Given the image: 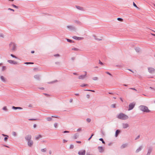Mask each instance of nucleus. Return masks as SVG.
I'll return each mask as SVG.
<instances>
[{
  "instance_id": "nucleus-22",
  "label": "nucleus",
  "mask_w": 155,
  "mask_h": 155,
  "mask_svg": "<svg viewBox=\"0 0 155 155\" xmlns=\"http://www.w3.org/2000/svg\"><path fill=\"white\" fill-rule=\"evenodd\" d=\"M66 39L67 40V41L69 42L72 43H74V41H72L70 39H69L68 38H66Z\"/></svg>"
},
{
  "instance_id": "nucleus-52",
  "label": "nucleus",
  "mask_w": 155,
  "mask_h": 155,
  "mask_svg": "<svg viewBox=\"0 0 155 155\" xmlns=\"http://www.w3.org/2000/svg\"><path fill=\"white\" fill-rule=\"evenodd\" d=\"M55 117V118H59V117L58 116H52L51 117Z\"/></svg>"
},
{
  "instance_id": "nucleus-60",
  "label": "nucleus",
  "mask_w": 155,
  "mask_h": 155,
  "mask_svg": "<svg viewBox=\"0 0 155 155\" xmlns=\"http://www.w3.org/2000/svg\"><path fill=\"white\" fill-rule=\"evenodd\" d=\"M55 64H60V62H55Z\"/></svg>"
},
{
  "instance_id": "nucleus-62",
  "label": "nucleus",
  "mask_w": 155,
  "mask_h": 155,
  "mask_svg": "<svg viewBox=\"0 0 155 155\" xmlns=\"http://www.w3.org/2000/svg\"><path fill=\"white\" fill-rule=\"evenodd\" d=\"M76 142L77 143H81V141H76Z\"/></svg>"
},
{
  "instance_id": "nucleus-30",
  "label": "nucleus",
  "mask_w": 155,
  "mask_h": 155,
  "mask_svg": "<svg viewBox=\"0 0 155 155\" xmlns=\"http://www.w3.org/2000/svg\"><path fill=\"white\" fill-rule=\"evenodd\" d=\"M133 5L134 6V7H136V8L139 9V8L137 6V5L134 2H133Z\"/></svg>"
},
{
  "instance_id": "nucleus-45",
  "label": "nucleus",
  "mask_w": 155,
  "mask_h": 155,
  "mask_svg": "<svg viewBox=\"0 0 155 155\" xmlns=\"http://www.w3.org/2000/svg\"><path fill=\"white\" fill-rule=\"evenodd\" d=\"M11 56L12 57H13V58H16V59H17V58H17L14 55H13V54H11Z\"/></svg>"
},
{
  "instance_id": "nucleus-34",
  "label": "nucleus",
  "mask_w": 155,
  "mask_h": 155,
  "mask_svg": "<svg viewBox=\"0 0 155 155\" xmlns=\"http://www.w3.org/2000/svg\"><path fill=\"white\" fill-rule=\"evenodd\" d=\"M84 91H91V92H95V91H94V90H84Z\"/></svg>"
},
{
  "instance_id": "nucleus-17",
  "label": "nucleus",
  "mask_w": 155,
  "mask_h": 155,
  "mask_svg": "<svg viewBox=\"0 0 155 155\" xmlns=\"http://www.w3.org/2000/svg\"><path fill=\"white\" fill-rule=\"evenodd\" d=\"M142 149V146H140L136 150V153H137L138 152H139V151H141V150Z\"/></svg>"
},
{
  "instance_id": "nucleus-55",
  "label": "nucleus",
  "mask_w": 155,
  "mask_h": 155,
  "mask_svg": "<svg viewBox=\"0 0 155 155\" xmlns=\"http://www.w3.org/2000/svg\"><path fill=\"white\" fill-rule=\"evenodd\" d=\"M81 128H79L77 129V131L79 132V131H81Z\"/></svg>"
},
{
  "instance_id": "nucleus-24",
  "label": "nucleus",
  "mask_w": 155,
  "mask_h": 155,
  "mask_svg": "<svg viewBox=\"0 0 155 155\" xmlns=\"http://www.w3.org/2000/svg\"><path fill=\"white\" fill-rule=\"evenodd\" d=\"M32 144L33 142L31 140L29 141L28 142V144L29 146H31L32 145Z\"/></svg>"
},
{
  "instance_id": "nucleus-43",
  "label": "nucleus",
  "mask_w": 155,
  "mask_h": 155,
  "mask_svg": "<svg viewBox=\"0 0 155 155\" xmlns=\"http://www.w3.org/2000/svg\"><path fill=\"white\" fill-rule=\"evenodd\" d=\"M3 110H5V111H6L7 110V107H6V106H5L3 108Z\"/></svg>"
},
{
  "instance_id": "nucleus-47",
  "label": "nucleus",
  "mask_w": 155,
  "mask_h": 155,
  "mask_svg": "<svg viewBox=\"0 0 155 155\" xmlns=\"http://www.w3.org/2000/svg\"><path fill=\"white\" fill-rule=\"evenodd\" d=\"M130 89L135 90V91H136L137 92H137V90H136L135 88H130Z\"/></svg>"
},
{
  "instance_id": "nucleus-61",
  "label": "nucleus",
  "mask_w": 155,
  "mask_h": 155,
  "mask_svg": "<svg viewBox=\"0 0 155 155\" xmlns=\"http://www.w3.org/2000/svg\"><path fill=\"white\" fill-rule=\"evenodd\" d=\"M3 35L2 34H0V37H3Z\"/></svg>"
},
{
  "instance_id": "nucleus-12",
  "label": "nucleus",
  "mask_w": 155,
  "mask_h": 155,
  "mask_svg": "<svg viewBox=\"0 0 155 155\" xmlns=\"http://www.w3.org/2000/svg\"><path fill=\"white\" fill-rule=\"evenodd\" d=\"M75 7H76V8L78 10H80L81 11H84V10L83 7H81L80 6H78V5H76Z\"/></svg>"
},
{
  "instance_id": "nucleus-10",
  "label": "nucleus",
  "mask_w": 155,
  "mask_h": 155,
  "mask_svg": "<svg viewBox=\"0 0 155 155\" xmlns=\"http://www.w3.org/2000/svg\"><path fill=\"white\" fill-rule=\"evenodd\" d=\"M153 148L151 147H149L148 152L146 155H150V153L152 151Z\"/></svg>"
},
{
  "instance_id": "nucleus-58",
  "label": "nucleus",
  "mask_w": 155,
  "mask_h": 155,
  "mask_svg": "<svg viewBox=\"0 0 155 155\" xmlns=\"http://www.w3.org/2000/svg\"><path fill=\"white\" fill-rule=\"evenodd\" d=\"M101 133L103 135H104V133L103 131L102 130L101 131Z\"/></svg>"
},
{
  "instance_id": "nucleus-29",
  "label": "nucleus",
  "mask_w": 155,
  "mask_h": 155,
  "mask_svg": "<svg viewBox=\"0 0 155 155\" xmlns=\"http://www.w3.org/2000/svg\"><path fill=\"white\" fill-rule=\"evenodd\" d=\"M94 38L96 40H98V41H101L102 40V39H99V38H96V36L95 35H94Z\"/></svg>"
},
{
  "instance_id": "nucleus-59",
  "label": "nucleus",
  "mask_w": 155,
  "mask_h": 155,
  "mask_svg": "<svg viewBox=\"0 0 155 155\" xmlns=\"http://www.w3.org/2000/svg\"><path fill=\"white\" fill-rule=\"evenodd\" d=\"M86 97L87 98H89L90 97V95L89 94H87Z\"/></svg>"
},
{
  "instance_id": "nucleus-54",
  "label": "nucleus",
  "mask_w": 155,
  "mask_h": 155,
  "mask_svg": "<svg viewBox=\"0 0 155 155\" xmlns=\"http://www.w3.org/2000/svg\"><path fill=\"white\" fill-rule=\"evenodd\" d=\"M12 6L13 7H15V8H18V7H17V6H16L15 5H12Z\"/></svg>"
},
{
  "instance_id": "nucleus-26",
  "label": "nucleus",
  "mask_w": 155,
  "mask_h": 155,
  "mask_svg": "<svg viewBox=\"0 0 155 155\" xmlns=\"http://www.w3.org/2000/svg\"><path fill=\"white\" fill-rule=\"evenodd\" d=\"M99 140H100V141H101L102 142V143H103L105 144V142L104 140H103V138H101L99 139Z\"/></svg>"
},
{
  "instance_id": "nucleus-42",
  "label": "nucleus",
  "mask_w": 155,
  "mask_h": 155,
  "mask_svg": "<svg viewBox=\"0 0 155 155\" xmlns=\"http://www.w3.org/2000/svg\"><path fill=\"white\" fill-rule=\"evenodd\" d=\"M105 73H106L107 74H108V75H110V76H112V74H110V73H109V72H107V71L106 72H105Z\"/></svg>"
},
{
  "instance_id": "nucleus-31",
  "label": "nucleus",
  "mask_w": 155,
  "mask_h": 155,
  "mask_svg": "<svg viewBox=\"0 0 155 155\" xmlns=\"http://www.w3.org/2000/svg\"><path fill=\"white\" fill-rule=\"evenodd\" d=\"M92 79L94 81L97 80L98 78L97 77H94L92 78Z\"/></svg>"
},
{
  "instance_id": "nucleus-37",
  "label": "nucleus",
  "mask_w": 155,
  "mask_h": 155,
  "mask_svg": "<svg viewBox=\"0 0 155 155\" xmlns=\"http://www.w3.org/2000/svg\"><path fill=\"white\" fill-rule=\"evenodd\" d=\"M86 121L88 123H90L91 121V119L90 118H87L86 119Z\"/></svg>"
},
{
  "instance_id": "nucleus-39",
  "label": "nucleus",
  "mask_w": 155,
  "mask_h": 155,
  "mask_svg": "<svg viewBox=\"0 0 155 155\" xmlns=\"http://www.w3.org/2000/svg\"><path fill=\"white\" fill-rule=\"evenodd\" d=\"M74 146L73 145V144H71L70 145V149H72L74 148Z\"/></svg>"
},
{
  "instance_id": "nucleus-33",
  "label": "nucleus",
  "mask_w": 155,
  "mask_h": 155,
  "mask_svg": "<svg viewBox=\"0 0 155 155\" xmlns=\"http://www.w3.org/2000/svg\"><path fill=\"white\" fill-rule=\"evenodd\" d=\"M94 135V134L93 133L91 135V137L88 138V140H90L92 138V137Z\"/></svg>"
},
{
  "instance_id": "nucleus-3",
  "label": "nucleus",
  "mask_w": 155,
  "mask_h": 155,
  "mask_svg": "<svg viewBox=\"0 0 155 155\" xmlns=\"http://www.w3.org/2000/svg\"><path fill=\"white\" fill-rule=\"evenodd\" d=\"M9 46L11 50L12 51H14L15 50L16 48V46L15 43H11L9 44Z\"/></svg>"
},
{
  "instance_id": "nucleus-32",
  "label": "nucleus",
  "mask_w": 155,
  "mask_h": 155,
  "mask_svg": "<svg viewBox=\"0 0 155 155\" xmlns=\"http://www.w3.org/2000/svg\"><path fill=\"white\" fill-rule=\"evenodd\" d=\"M88 86V84H82L80 86L82 87H84L85 86Z\"/></svg>"
},
{
  "instance_id": "nucleus-14",
  "label": "nucleus",
  "mask_w": 155,
  "mask_h": 155,
  "mask_svg": "<svg viewBox=\"0 0 155 155\" xmlns=\"http://www.w3.org/2000/svg\"><path fill=\"white\" fill-rule=\"evenodd\" d=\"M85 74L84 75H82L79 76L78 78L79 79H84L86 76V72H85Z\"/></svg>"
},
{
  "instance_id": "nucleus-46",
  "label": "nucleus",
  "mask_w": 155,
  "mask_h": 155,
  "mask_svg": "<svg viewBox=\"0 0 155 155\" xmlns=\"http://www.w3.org/2000/svg\"><path fill=\"white\" fill-rule=\"evenodd\" d=\"M6 69V68L5 67V66H3L2 67V71H4V70H5Z\"/></svg>"
},
{
  "instance_id": "nucleus-35",
  "label": "nucleus",
  "mask_w": 155,
  "mask_h": 155,
  "mask_svg": "<svg viewBox=\"0 0 155 155\" xmlns=\"http://www.w3.org/2000/svg\"><path fill=\"white\" fill-rule=\"evenodd\" d=\"M111 106L112 108H115L116 107V104H113L111 105Z\"/></svg>"
},
{
  "instance_id": "nucleus-40",
  "label": "nucleus",
  "mask_w": 155,
  "mask_h": 155,
  "mask_svg": "<svg viewBox=\"0 0 155 155\" xmlns=\"http://www.w3.org/2000/svg\"><path fill=\"white\" fill-rule=\"evenodd\" d=\"M117 20L120 21H123V19L121 18H118Z\"/></svg>"
},
{
  "instance_id": "nucleus-38",
  "label": "nucleus",
  "mask_w": 155,
  "mask_h": 155,
  "mask_svg": "<svg viewBox=\"0 0 155 155\" xmlns=\"http://www.w3.org/2000/svg\"><path fill=\"white\" fill-rule=\"evenodd\" d=\"M72 50L74 51H78L79 50L78 48H72Z\"/></svg>"
},
{
  "instance_id": "nucleus-44",
  "label": "nucleus",
  "mask_w": 155,
  "mask_h": 155,
  "mask_svg": "<svg viewBox=\"0 0 155 155\" xmlns=\"http://www.w3.org/2000/svg\"><path fill=\"white\" fill-rule=\"evenodd\" d=\"M74 22L78 24H80L81 23V22L79 21H77V20H75Z\"/></svg>"
},
{
  "instance_id": "nucleus-56",
  "label": "nucleus",
  "mask_w": 155,
  "mask_h": 155,
  "mask_svg": "<svg viewBox=\"0 0 155 155\" xmlns=\"http://www.w3.org/2000/svg\"><path fill=\"white\" fill-rule=\"evenodd\" d=\"M25 64H33V63H32V62H26V63H25Z\"/></svg>"
},
{
  "instance_id": "nucleus-9",
  "label": "nucleus",
  "mask_w": 155,
  "mask_h": 155,
  "mask_svg": "<svg viewBox=\"0 0 155 155\" xmlns=\"http://www.w3.org/2000/svg\"><path fill=\"white\" fill-rule=\"evenodd\" d=\"M7 61L11 64H18V62H17L12 60H8Z\"/></svg>"
},
{
  "instance_id": "nucleus-6",
  "label": "nucleus",
  "mask_w": 155,
  "mask_h": 155,
  "mask_svg": "<svg viewBox=\"0 0 155 155\" xmlns=\"http://www.w3.org/2000/svg\"><path fill=\"white\" fill-rule=\"evenodd\" d=\"M148 71L151 74L154 73L155 72V70L153 68L151 67H149L148 68Z\"/></svg>"
},
{
  "instance_id": "nucleus-15",
  "label": "nucleus",
  "mask_w": 155,
  "mask_h": 155,
  "mask_svg": "<svg viewBox=\"0 0 155 155\" xmlns=\"http://www.w3.org/2000/svg\"><path fill=\"white\" fill-rule=\"evenodd\" d=\"M120 130H117L115 132V137H117L119 134L120 133Z\"/></svg>"
},
{
  "instance_id": "nucleus-50",
  "label": "nucleus",
  "mask_w": 155,
  "mask_h": 155,
  "mask_svg": "<svg viewBox=\"0 0 155 155\" xmlns=\"http://www.w3.org/2000/svg\"><path fill=\"white\" fill-rule=\"evenodd\" d=\"M69 132V131H67V130H65L63 132V133H68Z\"/></svg>"
},
{
  "instance_id": "nucleus-11",
  "label": "nucleus",
  "mask_w": 155,
  "mask_h": 155,
  "mask_svg": "<svg viewBox=\"0 0 155 155\" xmlns=\"http://www.w3.org/2000/svg\"><path fill=\"white\" fill-rule=\"evenodd\" d=\"M129 127V125L127 123H123L122 124L123 128L126 129Z\"/></svg>"
},
{
  "instance_id": "nucleus-23",
  "label": "nucleus",
  "mask_w": 155,
  "mask_h": 155,
  "mask_svg": "<svg viewBox=\"0 0 155 155\" xmlns=\"http://www.w3.org/2000/svg\"><path fill=\"white\" fill-rule=\"evenodd\" d=\"M2 135L4 136H5L6 137L4 138V140L5 141H6L8 139V136L4 134H2Z\"/></svg>"
},
{
  "instance_id": "nucleus-41",
  "label": "nucleus",
  "mask_w": 155,
  "mask_h": 155,
  "mask_svg": "<svg viewBox=\"0 0 155 155\" xmlns=\"http://www.w3.org/2000/svg\"><path fill=\"white\" fill-rule=\"evenodd\" d=\"M54 126L55 128H57L58 126V123H55L54 124Z\"/></svg>"
},
{
  "instance_id": "nucleus-28",
  "label": "nucleus",
  "mask_w": 155,
  "mask_h": 155,
  "mask_svg": "<svg viewBox=\"0 0 155 155\" xmlns=\"http://www.w3.org/2000/svg\"><path fill=\"white\" fill-rule=\"evenodd\" d=\"M52 119V118L51 117H48L46 118V120L48 121H51Z\"/></svg>"
},
{
  "instance_id": "nucleus-48",
  "label": "nucleus",
  "mask_w": 155,
  "mask_h": 155,
  "mask_svg": "<svg viewBox=\"0 0 155 155\" xmlns=\"http://www.w3.org/2000/svg\"><path fill=\"white\" fill-rule=\"evenodd\" d=\"M54 56H55V57H59V56H60V55H59V54H54Z\"/></svg>"
},
{
  "instance_id": "nucleus-13",
  "label": "nucleus",
  "mask_w": 155,
  "mask_h": 155,
  "mask_svg": "<svg viewBox=\"0 0 155 155\" xmlns=\"http://www.w3.org/2000/svg\"><path fill=\"white\" fill-rule=\"evenodd\" d=\"M99 152L100 153H101L104 151L103 148L101 146L98 147Z\"/></svg>"
},
{
  "instance_id": "nucleus-49",
  "label": "nucleus",
  "mask_w": 155,
  "mask_h": 155,
  "mask_svg": "<svg viewBox=\"0 0 155 155\" xmlns=\"http://www.w3.org/2000/svg\"><path fill=\"white\" fill-rule=\"evenodd\" d=\"M99 63L101 64V65H103V63L102 62H101L100 60H99Z\"/></svg>"
},
{
  "instance_id": "nucleus-4",
  "label": "nucleus",
  "mask_w": 155,
  "mask_h": 155,
  "mask_svg": "<svg viewBox=\"0 0 155 155\" xmlns=\"http://www.w3.org/2000/svg\"><path fill=\"white\" fill-rule=\"evenodd\" d=\"M135 105V103L134 102H133L130 103L128 106V110H132L134 108Z\"/></svg>"
},
{
  "instance_id": "nucleus-25",
  "label": "nucleus",
  "mask_w": 155,
  "mask_h": 155,
  "mask_svg": "<svg viewBox=\"0 0 155 155\" xmlns=\"http://www.w3.org/2000/svg\"><path fill=\"white\" fill-rule=\"evenodd\" d=\"M12 108V109H22V108L21 107H15L14 106H13Z\"/></svg>"
},
{
  "instance_id": "nucleus-63",
  "label": "nucleus",
  "mask_w": 155,
  "mask_h": 155,
  "mask_svg": "<svg viewBox=\"0 0 155 155\" xmlns=\"http://www.w3.org/2000/svg\"><path fill=\"white\" fill-rule=\"evenodd\" d=\"M116 66L117 67H121V66L120 65H116Z\"/></svg>"
},
{
  "instance_id": "nucleus-64",
  "label": "nucleus",
  "mask_w": 155,
  "mask_h": 155,
  "mask_svg": "<svg viewBox=\"0 0 155 155\" xmlns=\"http://www.w3.org/2000/svg\"><path fill=\"white\" fill-rule=\"evenodd\" d=\"M72 101H73V99H70V103L72 102Z\"/></svg>"
},
{
  "instance_id": "nucleus-1",
  "label": "nucleus",
  "mask_w": 155,
  "mask_h": 155,
  "mask_svg": "<svg viewBox=\"0 0 155 155\" xmlns=\"http://www.w3.org/2000/svg\"><path fill=\"white\" fill-rule=\"evenodd\" d=\"M139 108L140 110L144 112L149 113L150 111L147 106L144 105H140L139 106Z\"/></svg>"
},
{
  "instance_id": "nucleus-5",
  "label": "nucleus",
  "mask_w": 155,
  "mask_h": 155,
  "mask_svg": "<svg viewBox=\"0 0 155 155\" xmlns=\"http://www.w3.org/2000/svg\"><path fill=\"white\" fill-rule=\"evenodd\" d=\"M67 28L69 29L71 31H75L76 30V28L74 26L72 25H68Z\"/></svg>"
},
{
  "instance_id": "nucleus-18",
  "label": "nucleus",
  "mask_w": 155,
  "mask_h": 155,
  "mask_svg": "<svg viewBox=\"0 0 155 155\" xmlns=\"http://www.w3.org/2000/svg\"><path fill=\"white\" fill-rule=\"evenodd\" d=\"M31 136L30 135H27L25 137V139H26V140H28V141L31 140L30 139H31Z\"/></svg>"
},
{
  "instance_id": "nucleus-51",
  "label": "nucleus",
  "mask_w": 155,
  "mask_h": 155,
  "mask_svg": "<svg viewBox=\"0 0 155 155\" xmlns=\"http://www.w3.org/2000/svg\"><path fill=\"white\" fill-rule=\"evenodd\" d=\"M140 137V135H138V136L135 139V140H137V139H138Z\"/></svg>"
},
{
  "instance_id": "nucleus-16",
  "label": "nucleus",
  "mask_w": 155,
  "mask_h": 155,
  "mask_svg": "<svg viewBox=\"0 0 155 155\" xmlns=\"http://www.w3.org/2000/svg\"><path fill=\"white\" fill-rule=\"evenodd\" d=\"M128 144L127 143H125L123 144L120 147V148L123 149L127 146Z\"/></svg>"
},
{
  "instance_id": "nucleus-27",
  "label": "nucleus",
  "mask_w": 155,
  "mask_h": 155,
  "mask_svg": "<svg viewBox=\"0 0 155 155\" xmlns=\"http://www.w3.org/2000/svg\"><path fill=\"white\" fill-rule=\"evenodd\" d=\"M47 151V149L46 148H45L44 149H41V151L42 152H46Z\"/></svg>"
},
{
  "instance_id": "nucleus-20",
  "label": "nucleus",
  "mask_w": 155,
  "mask_h": 155,
  "mask_svg": "<svg viewBox=\"0 0 155 155\" xmlns=\"http://www.w3.org/2000/svg\"><path fill=\"white\" fill-rule=\"evenodd\" d=\"M79 135L78 133H76L74 134V136L73 138L74 139H76L78 138V137Z\"/></svg>"
},
{
  "instance_id": "nucleus-8",
  "label": "nucleus",
  "mask_w": 155,
  "mask_h": 155,
  "mask_svg": "<svg viewBox=\"0 0 155 155\" xmlns=\"http://www.w3.org/2000/svg\"><path fill=\"white\" fill-rule=\"evenodd\" d=\"M86 153V151L85 150H81L78 152L79 155H85Z\"/></svg>"
},
{
  "instance_id": "nucleus-57",
  "label": "nucleus",
  "mask_w": 155,
  "mask_h": 155,
  "mask_svg": "<svg viewBox=\"0 0 155 155\" xmlns=\"http://www.w3.org/2000/svg\"><path fill=\"white\" fill-rule=\"evenodd\" d=\"M46 142V141L45 140H42L41 141H40V142L41 143H43V142Z\"/></svg>"
},
{
  "instance_id": "nucleus-53",
  "label": "nucleus",
  "mask_w": 155,
  "mask_h": 155,
  "mask_svg": "<svg viewBox=\"0 0 155 155\" xmlns=\"http://www.w3.org/2000/svg\"><path fill=\"white\" fill-rule=\"evenodd\" d=\"M13 134V135L14 136H16V132H13V134Z\"/></svg>"
},
{
  "instance_id": "nucleus-21",
  "label": "nucleus",
  "mask_w": 155,
  "mask_h": 155,
  "mask_svg": "<svg viewBox=\"0 0 155 155\" xmlns=\"http://www.w3.org/2000/svg\"><path fill=\"white\" fill-rule=\"evenodd\" d=\"M135 49L136 50V51L137 52H139L140 51V49L139 47H137L135 48Z\"/></svg>"
},
{
  "instance_id": "nucleus-36",
  "label": "nucleus",
  "mask_w": 155,
  "mask_h": 155,
  "mask_svg": "<svg viewBox=\"0 0 155 155\" xmlns=\"http://www.w3.org/2000/svg\"><path fill=\"white\" fill-rule=\"evenodd\" d=\"M58 81V80H56L53 81H52V82H50L49 83V84H52V83H54L55 82H57Z\"/></svg>"
},
{
  "instance_id": "nucleus-7",
  "label": "nucleus",
  "mask_w": 155,
  "mask_h": 155,
  "mask_svg": "<svg viewBox=\"0 0 155 155\" xmlns=\"http://www.w3.org/2000/svg\"><path fill=\"white\" fill-rule=\"evenodd\" d=\"M72 38L74 39L78 40H80L84 39V38L83 37H78L76 36H72Z\"/></svg>"
},
{
  "instance_id": "nucleus-2",
  "label": "nucleus",
  "mask_w": 155,
  "mask_h": 155,
  "mask_svg": "<svg viewBox=\"0 0 155 155\" xmlns=\"http://www.w3.org/2000/svg\"><path fill=\"white\" fill-rule=\"evenodd\" d=\"M117 117L120 119L123 120H126L128 118V116L122 113H120L117 115Z\"/></svg>"
},
{
  "instance_id": "nucleus-19",
  "label": "nucleus",
  "mask_w": 155,
  "mask_h": 155,
  "mask_svg": "<svg viewBox=\"0 0 155 155\" xmlns=\"http://www.w3.org/2000/svg\"><path fill=\"white\" fill-rule=\"evenodd\" d=\"M0 78L2 81L4 82H5L6 81V78H5L3 76H1Z\"/></svg>"
}]
</instances>
